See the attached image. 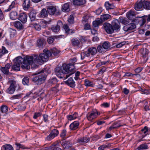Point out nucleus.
<instances>
[{
    "instance_id": "1",
    "label": "nucleus",
    "mask_w": 150,
    "mask_h": 150,
    "mask_svg": "<svg viewBox=\"0 0 150 150\" xmlns=\"http://www.w3.org/2000/svg\"><path fill=\"white\" fill-rule=\"evenodd\" d=\"M55 71L57 74H64L63 76L61 78H64L65 79L75 72V67L73 64H69L67 65L63 64L62 66L58 67L55 69Z\"/></svg>"
},
{
    "instance_id": "2",
    "label": "nucleus",
    "mask_w": 150,
    "mask_h": 150,
    "mask_svg": "<svg viewBox=\"0 0 150 150\" xmlns=\"http://www.w3.org/2000/svg\"><path fill=\"white\" fill-rule=\"evenodd\" d=\"M52 54L50 51L47 49L43 50V52L40 54L39 55H33L31 56L30 57H28V59L32 60L30 62V63H33L38 62L42 63L43 62H46L48 60V58L51 56Z\"/></svg>"
},
{
    "instance_id": "3",
    "label": "nucleus",
    "mask_w": 150,
    "mask_h": 150,
    "mask_svg": "<svg viewBox=\"0 0 150 150\" xmlns=\"http://www.w3.org/2000/svg\"><path fill=\"white\" fill-rule=\"evenodd\" d=\"M46 72L45 70L42 69L35 74L36 75L33 78V81L37 85H40L44 83L47 76L45 74Z\"/></svg>"
},
{
    "instance_id": "4",
    "label": "nucleus",
    "mask_w": 150,
    "mask_h": 150,
    "mask_svg": "<svg viewBox=\"0 0 150 150\" xmlns=\"http://www.w3.org/2000/svg\"><path fill=\"white\" fill-rule=\"evenodd\" d=\"M31 56H27L23 58L21 56L17 57L16 58V62H15L17 64L21 65V67L23 68H25L27 69H30V65H31L32 63H30V62L32 60L28 59V57H30Z\"/></svg>"
},
{
    "instance_id": "5",
    "label": "nucleus",
    "mask_w": 150,
    "mask_h": 150,
    "mask_svg": "<svg viewBox=\"0 0 150 150\" xmlns=\"http://www.w3.org/2000/svg\"><path fill=\"white\" fill-rule=\"evenodd\" d=\"M100 114V113L97 110L95 109L91 112H88L87 115V117L88 120L91 121L96 118Z\"/></svg>"
},
{
    "instance_id": "6",
    "label": "nucleus",
    "mask_w": 150,
    "mask_h": 150,
    "mask_svg": "<svg viewBox=\"0 0 150 150\" xmlns=\"http://www.w3.org/2000/svg\"><path fill=\"white\" fill-rule=\"evenodd\" d=\"M104 28L106 32L108 33H113L114 30L112 27L111 24L108 23H105L103 24Z\"/></svg>"
},
{
    "instance_id": "7",
    "label": "nucleus",
    "mask_w": 150,
    "mask_h": 150,
    "mask_svg": "<svg viewBox=\"0 0 150 150\" xmlns=\"http://www.w3.org/2000/svg\"><path fill=\"white\" fill-rule=\"evenodd\" d=\"M111 25L114 30L119 31L120 28V23L117 19L114 20L112 22Z\"/></svg>"
},
{
    "instance_id": "8",
    "label": "nucleus",
    "mask_w": 150,
    "mask_h": 150,
    "mask_svg": "<svg viewBox=\"0 0 150 150\" xmlns=\"http://www.w3.org/2000/svg\"><path fill=\"white\" fill-rule=\"evenodd\" d=\"M59 132L57 129H54L48 136L46 137V139L48 141H50L57 136Z\"/></svg>"
},
{
    "instance_id": "9",
    "label": "nucleus",
    "mask_w": 150,
    "mask_h": 150,
    "mask_svg": "<svg viewBox=\"0 0 150 150\" xmlns=\"http://www.w3.org/2000/svg\"><path fill=\"white\" fill-rule=\"evenodd\" d=\"M145 0H141L140 1H137L134 5V9L136 11L142 10L143 7V3Z\"/></svg>"
},
{
    "instance_id": "10",
    "label": "nucleus",
    "mask_w": 150,
    "mask_h": 150,
    "mask_svg": "<svg viewBox=\"0 0 150 150\" xmlns=\"http://www.w3.org/2000/svg\"><path fill=\"white\" fill-rule=\"evenodd\" d=\"M140 52L142 54L144 60L146 62L148 59V55L149 52V50L146 48H143L141 50Z\"/></svg>"
},
{
    "instance_id": "11",
    "label": "nucleus",
    "mask_w": 150,
    "mask_h": 150,
    "mask_svg": "<svg viewBox=\"0 0 150 150\" xmlns=\"http://www.w3.org/2000/svg\"><path fill=\"white\" fill-rule=\"evenodd\" d=\"M27 15L26 13H22L20 14L18 19L23 23H24L27 21Z\"/></svg>"
},
{
    "instance_id": "12",
    "label": "nucleus",
    "mask_w": 150,
    "mask_h": 150,
    "mask_svg": "<svg viewBox=\"0 0 150 150\" xmlns=\"http://www.w3.org/2000/svg\"><path fill=\"white\" fill-rule=\"evenodd\" d=\"M62 25V23L61 21H59L57 25L56 26L52 25L51 27L52 30L54 32H59L60 29V27Z\"/></svg>"
},
{
    "instance_id": "13",
    "label": "nucleus",
    "mask_w": 150,
    "mask_h": 150,
    "mask_svg": "<svg viewBox=\"0 0 150 150\" xmlns=\"http://www.w3.org/2000/svg\"><path fill=\"white\" fill-rule=\"evenodd\" d=\"M11 65L9 64H6L4 67L1 68V70L4 74H7L9 73V69L10 68Z\"/></svg>"
},
{
    "instance_id": "14",
    "label": "nucleus",
    "mask_w": 150,
    "mask_h": 150,
    "mask_svg": "<svg viewBox=\"0 0 150 150\" xmlns=\"http://www.w3.org/2000/svg\"><path fill=\"white\" fill-rule=\"evenodd\" d=\"M30 5V0H24L23 4V7L25 10H27Z\"/></svg>"
},
{
    "instance_id": "15",
    "label": "nucleus",
    "mask_w": 150,
    "mask_h": 150,
    "mask_svg": "<svg viewBox=\"0 0 150 150\" xmlns=\"http://www.w3.org/2000/svg\"><path fill=\"white\" fill-rule=\"evenodd\" d=\"M65 83L71 87H74L75 86V82L72 78H69L68 79L65 81Z\"/></svg>"
},
{
    "instance_id": "16",
    "label": "nucleus",
    "mask_w": 150,
    "mask_h": 150,
    "mask_svg": "<svg viewBox=\"0 0 150 150\" xmlns=\"http://www.w3.org/2000/svg\"><path fill=\"white\" fill-rule=\"evenodd\" d=\"M77 141L78 143H79L81 144H83L88 143L89 142V140L87 137H85L78 138Z\"/></svg>"
},
{
    "instance_id": "17",
    "label": "nucleus",
    "mask_w": 150,
    "mask_h": 150,
    "mask_svg": "<svg viewBox=\"0 0 150 150\" xmlns=\"http://www.w3.org/2000/svg\"><path fill=\"white\" fill-rule=\"evenodd\" d=\"M86 2V0H73V4L74 5L81 6Z\"/></svg>"
},
{
    "instance_id": "18",
    "label": "nucleus",
    "mask_w": 150,
    "mask_h": 150,
    "mask_svg": "<svg viewBox=\"0 0 150 150\" xmlns=\"http://www.w3.org/2000/svg\"><path fill=\"white\" fill-rule=\"evenodd\" d=\"M56 9L55 7L52 6H49L47 8V11L50 15H53L55 13Z\"/></svg>"
},
{
    "instance_id": "19",
    "label": "nucleus",
    "mask_w": 150,
    "mask_h": 150,
    "mask_svg": "<svg viewBox=\"0 0 150 150\" xmlns=\"http://www.w3.org/2000/svg\"><path fill=\"white\" fill-rule=\"evenodd\" d=\"M79 125V122L77 121H75L71 124L69 126L71 130H75L78 128Z\"/></svg>"
},
{
    "instance_id": "20",
    "label": "nucleus",
    "mask_w": 150,
    "mask_h": 150,
    "mask_svg": "<svg viewBox=\"0 0 150 150\" xmlns=\"http://www.w3.org/2000/svg\"><path fill=\"white\" fill-rule=\"evenodd\" d=\"M14 91L15 88L14 87L13 81H11L9 87L6 90V92L8 93L11 94L13 93Z\"/></svg>"
},
{
    "instance_id": "21",
    "label": "nucleus",
    "mask_w": 150,
    "mask_h": 150,
    "mask_svg": "<svg viewBox=\"0 0 150 150\" xmlns=\"http://www.w3.org/2000/svg\"><path fill=\"white\" fill-rule=\"evenodd\" d=\"M10 19L12 20H15L18 18V13L16 11L11 12L10 14Z\"/></svg>"
},
{
    "instance_id": "22",
    "label": "nucleus",
    "mask_w": 150,
    "mask_h": 150,
    "mask_svg": "<svg viewBox=\"0 0 150 150\" xmlns=\"http://www.w3.org/2000/svg\"><path fill=\"white\" fill-rule=\"evenodd\" d=\"M88 51L90 53V54L93 55L96 53L97 50L95 47H90L88 49Z\"/></svg>"
},
{
    "instance_id": "23",
    "label": "nucleus",
    "mask_w": 150,
    "mask_h": 150,
    "mask_svg": "<svg viewBox=\"0 0 150 150\" xmlns=\"http://www.w3.org/2000/svg\"><path fill=\"white\" fill-rule=\"evenodd\" d=\"M0 58L2 57L5 54L8 53V51L4 46L2 47L1 49H0Z\"/></svg>"
},
{
    "instance_id": "24",
    "label": "nucleus",
    "mask_w": 150,
    "mask_h": 150,
    "mask_svg": "<svg viewBox=\"0 0 150 150\" xmlns=\"http://www.w3.org/2000/svg\"><path fill=\"white\" fill-rule=\"evenodd\" d=\"M71 43L73 46H79L80 44V40L76 38H74L71 40Z\"/></svg>"
},
{
    "instance_id": "25",
    "label": "nucleus",
    "mask_w": 150,
    "mask_h": 150,
    "mask_svg": "<svg viewBox=\"0 0 150 150\" xmlns=\"http://www.w3.org/2000/svg\"><path fill=\"white\" fill-rule=\"evenodd\" d=\"M14 26L17 29L21 30L23 28V26L22 24L19 21H16L14 23Z\"/></svg>"
},
{
    "instance_id": "26",
    "label": "nucleus",
    "mask_w": 150,
    "mask_h": 150,
    "mask_svg": "<svg viewBox=\"0 0 150 150\" xmlns=\"http://www.w3.org/2000/svg\"><path fill=\"white\" fill-rule=\"evenodd\" d=\"M142 17V18L140 21H142V25H144L145 23L146 20L147 21L149 22L150 21V15H149L148 16H144Z\"/></svg>"
},
{
    "instance_id": "27",
    "label": "nucleus",
    "mask_w": 150,
    "mask_h": 150,
    "mask_svg": "<svg viewBox=\"0 0 150 150\" xmlns=\"http://www.w3.org/2000/svg\"><path fill=\"white\" fill-rule=\"evenodd\" d=\"M78 117V114L76 112H74L72 115H68L67 117L68 120H71L75 119Z\"/></svg>"
},
{
    "instance_id": "28",
    "label": "nucleus",
    "mask_w": 150,
    "mask_h": 150,
    "mask_svg": "<svg viewBox=\"0 0 150 150\" xmlns=\"http://www.w3.org/2000/svg\"><path fill=\"white\" fill-rule=\"evenodd\" d=\"M47 10L45 8H43L40 13V16L41 17L45 18L47 16Z\"/></svg>"
},
{
    "instance_id": "29",
    "label": "nucleus",
    "mask_w": 150,
    "mask_h": 150,
    "mask_svg": "<svg viewBox=\"0 0 150 150\" xmlns=\"http://www.w3.org/2000/svg\"><path fill=\"white\" fill-rule=\"evenodd\" d=\"M143 7L147 10H150V1H146L144 2Z\"/></svg>"
},
{
    "instance_id": "30",
    "label": "nucleus",
    "mask_w": 150,
    "mask_h": 150,
    "mask_svg": "<svg viewBox=\"0 0 150 150\" xmlns=\"http://www.w3.org/2000/svg\"><path fill=\"white\" fill-rule=\"evenodd\" d=\"M62 10L64 12H68L69 10V4L68 3L64 4L62 6Z\"/></svg>"
},
{
    "instance_id": "31",
    "label": "nucleus",
    "mask_w": 150,
    "mask_h": 150,
    "mask_svg": "<svg viewBox=\"0 0 150 150\" xmlns=\"http://www.w3.org/2000/svg\"><path fill=\"white\" fill-rule=\"evenodd\" d=\"M90 56V53L88 52H82L81 54V59H83L86 57H89Z\"/></svg>"
},
{
    "instance_id": "32",
    "label": "nucleus",
    "mask_w": 150,
    "mask_h": 150,
    "mask_svg": "<svg viewBox=\"0 0 150 150\" xmlns=\"http://www.w3.org/2000/svg\"><path fill=\"white\" fill-rule=\"evenodd\" d=\"M29 15L31 21H33L35 20L36 15V13L35 12L33 11H31L29 13Z\"/></svg>"
},
{
    "instance_id": "33",
    "label": "nucleus",
    "mask_w": 150,
    "mask_h": 150,
    "mask_svg": "<svg viewBox=\"0 0 150 150\" xmlns=\"http://www.w3.org/2000/svg\"><path fill=\"white\" fill-rule=\"evenodd\" d=\"M122 125L120 122H115L113 124V125L109 127V129L111 130L112 129H114L115 128H117L119 127L120 126H122Z\"/></svg>"
},
{
    "instance_id": "34",
    "label": "nucleus",
    "mask_w": 150,
    "mask_h": 150,
    "mask_svg": "<svg viewBox=\"0 0 150 150\" xmlns=\"http://www.w3.org/2000/svg\"><path fill=\"white\" fill-rule=\"evenodd\" d=\"M37 45L39 48H42L45 44L43 39H39L37 41Z\"/></svg>"
},
{
    "instance_id": "35",
    "label": "nucleus",
    "mask_w": 150,
    "mask_h": 150,
    "mask_svg": "<svg viewBox=\"0 0 150 150\" xmlns=\"http://www.w3.org/2000/svg\"><path fill=\"white\" fill-rule=\"evenodd\" d=\"M50 52L51 54L52 53L54 56L58 55V54L60 52V51L55 48H53L51 49Z\"/></svg>"
},
{
    "instance_id": "36",
    "label": "nucleus",
    "mask_w": 150,
    "mask_h": 150,
    "mask_svg": "<svg viewBox=\"0 0 150 150\" xmlns=\"http://www.w3.org/2000/svg\"><path fill=\"white\" fill-rule=\"evenodd\" d=\"M110 16L108 14H105L104 15H101L100 17V19L102 21H105L108 19L110 18Z\"/></svg>"
},
{
    "instance_id": "37",
    "label": "nucleus",
    "mask_w": 150,
    "mask_h": 150,
    "mask_svg": "<svg viewBox=\"0 0 150 150\" xmlns=\"http://www.w3.org/2000/svg\"><path fill=\"white\" fill-rule=\"evenodd\" d=\"M101 21L99 19H97L96 21H93V25L94 27L96 28L101 24Z\"/></svg>"
},
{
    "instance_id": "38",
    "label": "nucleus",
    "mask_w": 150,
    "mask_h": 150,
    "mask_svg": "<svg viewBox=\"0 0 150 150\" xmlns=\"http://www.w3.org/2000/svg\"><path fill=\"white\" fill-rule=\"evenodd\" d=\"M110 43L108 41H105L103 44L102 46L105 50H106L110 47Z\"/></svg>"
},
{
    "instance_id": "39",
    "label": "nucleus",
    "mask_w": 150,
    "mask_h": 150,
    "mask_svg": "<svg viewBox=\"0 0 150 150\" xmlns=\"http://www.w3.org/2000/svg\"><path fill=\"white\" fill-rule=\"evenodd\" d=\"M135 15L134 11L132 10L129 11L127 13V18L129 19L132 18V16H134Z\"/></svg>"
},
{
    "instance_id": "40",
    "label": "nucleus",
    "mask_w": 150,
    "mask_h": 150,
    "mask_svg": "<svg viewBox=\"0 0 150 150\" xmlns=\"http://www.w3.org/2000/svg\"><path fill=\"white\" fill-rule=\"evenodd\" d=\"M105 5L107 10L112 9L114 7L113 5L110 4L108 2H105Z\"/></svg>"
},
{
    "instance_id": "41",
    "label": "nucleus",
    "mask_w": 150,
    "mask_h": 150,
    "mask_svg": "<svg viewBox=\"0 0 150 150\" xmlns=\"http://www.w3.org/2000/svg\"><path fill=\"white\" fill-rule=\"evenodd\" d=\"M57 82L56 78H53L48 80V83L49 86H52V84L55 83Z\"/></svg>"
},
{
    "instance_id": "42",
    "label": "nucleus",
    "mask_w": 150,
    "mask_h": 150,
    "mask_svg": "<svg viewBox=\"0 0 150 150\" xmlns=\"http://www.w3.org/2000/svg\"><path fill=\"white\" fill-rule=\"evenodd\" d=\"M119 20L121 23L124 24H127L129 23L128 21L125 18L122 17L120 18Z\"/></svg>"
},
{
    "instance_id": "43",
    "label": "nucleus",
    "mask_w": 150,
    "mask_h": 150,
    "mask_svg": "<svg viewBox=\"0 0 150 150\" xmlns=\"http://www.w3.org/2000/svg\"><path fill=\"white\" fill-rule=\"evenodd\" d=\"M15 2L14 1H13L11 3V4L10 5L8 8L5 10V11H8L12 9L13 8H15Z\"/></svg>"
},
{
    "instance_id": "44",
    "label": "nucleus",
    "mask_w": 150,
    "mask_h": 150,
    "mask_svg": "<svg viewBox=\"0 0 150 150\" xmlns=\"http://www.w3.org/2000/svg\"><path fill=\"white\" fill-rule=\"evenodd\" d=\"M13 85L14 86V87L15 88V91L16 90L17 91H18L20 90L21 88L20 86L15 81H12Z\"/></svg>"
},
{
    "instance_id": "45",
    "label": "nucleus",
    "mask_w": 150,
    "mask_h": 150,
    "mask_svg": "<svg viewBox=\"0 0 150 150\" xmlns=\"http://www.w3.org/2000/svg\"><path fill=\"white\" fill-rule=\"evenodd\" d=\"M85 85L86 86H93V82L87 79L85 80Z\"/></svg>"
},
{
    "instance_id": "46",
    "label": "nucleus",
    "mask_w": 150,
    "mask_h": 150,
    "mask_svg": "<svg viewBox=\"0 0 150 150\" xmlns=\"http://www.w3.org/2000/svg\"><path fill=\"white\" fill-rule=\"evenodd\" d=\"M5 150H13V147L10 144H6L3 146Z\"/></svg>"
},
{
    "instance_id": "47",
    "label": "nucleus",
    "mask_w": 150,
    "mask_h": 150,
    "mask_svg": "<svg viewBox=\"0 0 150 150\" xmlns=\"http://www.w3.org/2000/svg\"><path fill=\"white\" fill-rule=\"evenodd\" d=\"M20 65L19 64H17L15 62L14 65L12 67V69L14 70L15 71H18L20 70Z\"/></svg>"
},
{
    "instance_id": "48",
    "label": "nucleus",
    "mask_w": 150,
    "mask_h": 150,
    "mask_svg": "<svg viewBox=\"0 0 150 150\" xmlns=\"http://www.w3.org/2000/svg\"><path fill=\"white\" fill-rule=\"evenodd\" d=\"M1 110L3 113H6L8 111V107L5 105H2L1 108Z\"/></svg>"
},
{
    "instance_id": "49",
    "label": "nucleus",
    "mask_w": 150,
    "mask_h": 150,
    "mask_svg": "<svg viewBox=\"0 0 150 150\" xmlns=\"http://www.w3.org/2000/svg\"><path fill=\"white\" fill-rule=\"evenodd\" d=\"M129 31L132 30L136 27V25L134 23H132L128 25Z\"/></svg>"
},
{
    "instance_id": "50",
    "label": "nucleus",
    "mask_w": 150,
    "mask_h": 150,
    "mask_svg": "<svg viewBox=\"0 0 150 150\" xmlns=\"http://www.w3.org/2000/svg\"><path fill=\"white\" fill-rule=\"evenodd\" d=\"M89 18L88 16L86 15L83 17L82 22L83 24L86 23V22H88Z\"/></svg>"
},
{
    "instance_id": "51",
    "label": "nucleus",
    "mask_w": 150,
    "mask_h": 150,
    "mask_svg": "<svg viewBox=\"0 0 150 150\" xmlns=\"http://www.w3.org/2000/svg\"><path fill=\"white\" fill-rule=\"evenodd\" d=\"M10 37L12 38L15 36L16 33V31L15 29L10 28Z\"/></svg>"
},
{
    "instance_id": "52",
    "label": "nucleus",
    "mask_w": 150,
    "mask_h": 150,
    "mask_svg": "<svg viewBox=\"0 0 150 150\" xmlns=\"http://www.w3.org/2000/svg\"><path fill=\"white\" fill-rule=\"evenodd\" d=\"M138 149H148V146L145 144H143L140 145L139 146Z\"/></svg>"
},
{
    "instance_id": "53",
    "label": "nucleus",
    "mask_w": 150,
    "mask_h": 150,
    "mask_svg": "<svg viewBox=\"0 0 150 150\" xmlns=\"http://www.w3.org/2000/svg\"><path fill=\"white\" fill-rule=\"evenodd\" d=\"M29 79L28 77L24 78L22 80V83L24 85H28L29 83Z\"/></svg>"
},
{
    "instance_id": "54",
    "label": "nucleus",
    "mask_w": 150,
    "mask_h": 150,
    "mask_svg": "<svg viewBox=\"0 0 150 150\" xmlns=\"http://www.w3.org/2000/svg\"><path fill=\"white\" fill-rule=\"evenodd\" d=\"M15 144L16 145V149L17 150H19L20 148H22L23 149H25V146L22 144H21L18 143H16Z\"/></svg>"
},
{
    "instance_id": "55",
    "label": "nucleus",
    "mask_w": 150,
    "mask_h": 150,
    "mask_svg": "<svg viewBox=\"0 0 150 150\" xmlns=\"http://www.w3.org/2000/svg\"><path fill=\"white\" fill-rule=\"evenodd\" d=\"M64 147H65V148H69L71 146V144H70L69 142L65 141V142L62 143Z\"/></svg>"
},
{
    "instance_id": "56",
    "label": "nucleus",
    "mask_w": 150,
    "mask_h": 150,
    "mask_svg": "<svg viewBox=\"0 0 150 150\" xmlns=\"http://www.w3.org/2000/svg\"><path fill=\"white\" fill-rule=\"evenodd\" d=\"M21 98V94H19L17 95H13L11 97V99H20Z\"/></svg>"
},
{
    "instance_id": "57",
    "label": "nucleus",
    "mask_w": 150,
    "mask_h": 150,
    "mask_svg": "<svg viewBox=\"0 0 150 150\" xmlns=\"http://www.w3.org/2000/svg\"><path fill=\"white\" fill-rule=\"evenodd\" d=\"M97 48L98 51L100 53L104 52L105 50L103 47V46L102 47L100 45L98 46Z\"/></svg>"
},
{
    "instance_id": "58",
    "label": "nucleus",
    "mask_w": 150,
    "mask_h": 150,
    "mask_svg": "<svg viewBox=\"0 0 150 150\" xmlns=\"http://www.w3.org/2000/svg\"><path fill=\"white\" fill-rule=\"evenodd\" d=\"M102 8H99L96 10L94 11V12L97 15H99L102 12Z\"/></svg>"
},
{
    "instance_id": "59",
    "label": "nucleus",
    "mask_w": 150,
    "mask_h": 150,
    "mask_svg": "<svg viewBox=\"0 0 150 150\" xmlns=\"http://www.w3.org/2000/svg\"><path fill=\"white\" fill-rule=\"evenodd\" d=\"M125 44V42L123 41L119 43L116 45V47L117 48H119L122 47Z\"/></svg>"
},
{
    "instance_id": "60",
    "label": "nucleus",
    "mask_w": 150,
    "mask_h": 150,
    "mask_svg": "<svg viewBox=\"0 0 150 150\" xmlns=\"http://www.w3.org/2000/svg\"><path fill=\"white\" fill-rule=\"evenodd\" d=\"M35 28L38 31H39L41 29V26L39 24L35 23L34 25Z\"/></svg>"
},
{
    "instance_id": "61",
    "label": "nucleus",
    "mask_w": 150,
    "mask_h": 150,
    "mask_svg": "<svg viewBox=\"0 0 150 150\" xmlns=\"http://www.w3.org/2000/svg\"><path fill=\"white\" fill-rule=\"evenodd\" d=\"M68 21L70 24L73 23L74 21V18L73 16L70 15L69 17Z\"/></svg>"
},
{
    "instance_id": "62",
    "label": "nucleus",
    "mask_w": 150,
    "mask_h": 150,
    "mask_svg": "<svg viewBox=\"0 0 150 150\" xmlns=\"http://www.w3.org/2000/svg\"><path fill=\"white\" fill-rule=\"evenodd\" d=\"M67 132L65 129L63 130L60 134V136L62 138H64L66 136Z\"/></svg>"
},
{
    "instance_id": "63",
    "label": "nucleus",
    "mask_w": 150,
    "mask_h": 150,
    "mask_svg": "<svg viewBox=\"0 0 150 150\" xmlns=\"http://www.w3.org/2000/svg\"><path fill=\"white\" fill-rule=\"evenodd\" d=\"M80 72L79 71H77L75 74V76L74 77V79L76 80H80V79L79 78Z\"/></svg>"
},
{
    "instance_id": "64",
    "label": "nucleus",
    "mask_w": 150,
    "mask_h": 150,
    "mask_svg": "<svg viewBox=\"0 0 150 150\" xmlns=\"http://www.w3.org/2000/svg\"><path fill=\"white\" fill-rule=\"evenodd\" d=\"M42 115L41 112H35L34 113L33 117L35 119H36L38 117H39Z\"/></svg>"
}]
</instances>
